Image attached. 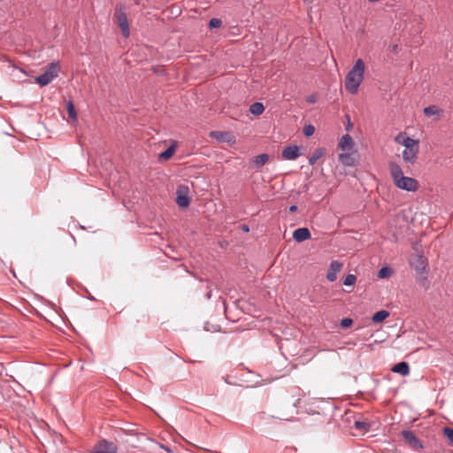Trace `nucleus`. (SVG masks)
<instances>
[{"label":"nucleus","mask_w":453,"mask_h":453,"mask_svg":"<svg viewBox=\"0 0 453 453\" xmlns=\"http://www.w3.org/2000/svg\"><path fill=\"white\" fill-rule=\"evenodd\" d=\"M389 172L396 188L408 192H415L418 189V182L411 177L403 175L402 167L395 162L389 163Z\"/></svg>","instance_id":"nucleus-1"},{"label":"nucleus","mask_w":453,"mask_h":453,"mask_svg":"<svg viewBox=\"0 0 453 453\" xmlns=\"http://www.w3.org/2000/svg\"><path fill=\"white\" fill-rule=\"evenodd\" d=\"M365 63L362 59L358 58L353 67L349 70L345 78V88L350 94H356L358 88L363 81L365 73Z\"/></svg>","instance_id":"nucleus-2"},{"label":"nucleus","mask_w":453,"mask_h":453,"mask_svg":"<svg viewBox=\"0 0 453 453\" xmlns=\"http://www.w3.org/2000/svg\"><path fill=\"white\" fill-rule=\"evenodd\" d=\"M59 68L58 62L50 63L45 71L35 78V81L41 86H47L58 76Z\"/></svg>","instance_id":"nucleus-3"},{"label":"nucleus","mask_w":453,"mask_h":453,"mask_svg":"<svg viewBox=\"0 0 453 453\" xmlns=\"http://www.w3.org/2000/svg\"><path fill=\"white\" fill-rule=\"evenodd\" d=\"M115 18L119 27L121 30V34L125 38L130 35L129 24L127 16L126 13V6L122 4H119L115 9Z\"/></svg>","instance_id":"nucleus-4"},{"label":"nucleus","mask_w":453,"mask_h":453,"mask_svg":"<svg viewBox=\"0 0 453 453\" xmlns=\"http://www.w3.org/2000/svg\"><path fill=\"white\" fill-rule=\"evenodd\" d=\"M281 156L285 160H295L301 156L300 147L297 145H288L283 149Z\"/></svg>","instance_id":"nucleus-5"},{"label":"nucleus","mask_w":453,"mask_h":453,"mask_svg":"<svg viewBox=\"0 0 453 453\" xmlns=\"http://www.w3.org/2000/svg\"><path fill=\"white\" fill-rule=\"evenodd\" d=\"M342 265V263L338 260L332 261L326 276V280L330 282L335 281L337 279V274L341 272Z\"/></svg>","instance_id":"nucleus-6"},{"label":"nucleus","mask_w":453,"mask_h":453,"mask_svg":"<svg viewBox=\"0 0 453 453\" xmlns=\"http://www.w3.org/2000/svg\"><path fill=\"white\" fill-rule=\"evenodd\" d=\"M395 142L399 144H402L404 146L405 149H411V148H416L418 147V141L414 140L409 136H407L405 134L400 133L395 137Z\"/></svg>","instance_id":"nucleus-7"},{"label":"nucleus","mask_w":453,"mask_h":453,"mask_svg":"<svg viewBox=\"0 0 453 453\" xmlns=\"http://www.w3.org/2000/svg\"><path fill=\"white\" fill-rule=\"evenodd\" d=\"M411 265L418 274H422L426 271L427 263L423 256H415L411 260Z\"/></svg>","instance_id":"nucleus-8"},{"label":"nucleus","mask_w":453,"mask_h":453,"mask_svg":"<svg viewBox=\"0 0 453 453\" xmlns=\"http://www.w3.org/2000/svg\"><path fill=\"white\" fill-rule=\"evenodd\" d=\"M418 147L404 149L403 151V159L406 164L413 165L418 157Z\"/></svg>","instance_id":"nucleus-9"},{"label":"nucleus","mask_w":453,"mask_h":453,"mask_svg":"<svg viewBox=\"0 0 453 453\" xmlns=\"http://www.w3.org/2000/svg\"><path fill=\"white\" fill-rule=\"evenodd\" d=\"M311 238V232L307 227H300L294 231L293 239L297 242H302Z\"/></svg>","instance_id":"nucleus-10"},{"label":"nucleus","mask_w":453,"mask_h":453,"mask_svg":"<svg viewBox=\"0 0 453 453\" xmlns=\"http://www.w3.org/2000/svg\"><path fill=\"white\" fill-rule=\"evenodd\" d=\"M176 203L180 208H188L190 204V198L188 196L187 190L178 189Z\"/></svg>","instance_id":"nucleus-11"},{"label":"nucleus","mask_w":453,"mask_h":453,"mask_svg":"<svg viewBox=\"0 0 453 453\" xmlns=\"http://www.w3.org/2000/svg\"><path fill=\"white\" fill-rule=\"evenodd\" d=\"M391 371L393 372L401 374L403 376H407L410 373V366H409V364L407 362L402 361V362H399V363L395 364L392 367Z\"/></svg>","instance_id":"nucleus-12"},{"label":"nucleus","mask_w":453,"mask_h":453,"mask_svg":"<svg viewBox=\"0 0 453 453\" xmlns=\"http://www.w3.org/2000/svg\"><path fill=\"white\" fill-rule=\"evenodd\" d=\"M402 435L403 439L409 442L410 444H412L414 446L418 445L419 447H422L418 439L415 435V434L412 431L410 430H403L402 432Z\"/></svg>","instance_id":"nucleus-13"},{"label":"nucleus","mask_w":453,"mask_h":453,"mask_svg":"<svg viewBox=\"0 0 453 453\" xmlns=\"http://www.w3.org/2000/svg\"><path fill=\"white\" fill-rule=\"evenodd\" d=\"M339 147L342 150H350L353 148V140L349 134H344L342 136L339 142Z\"/></svg>","instance_id":"nucleus-14"},{"label":"nucleus","mask_w":453,"mask_h":453,"mask_svg":"<svg viewBox=\"0 0 453 453\" xmlns=\"http://www.w3.org/2000/svg\"><path fill=\"white\" fill-rule=\"evenodd\" d=\"M339 161L346 166H353L355 164V159L349 153L340 154Z\"/></svg>","instance_id":"nucleus-15"},{"label":"nucleus","mask_w":453,"mask_h":453,"mask_svg":"<svg viewBox=\"0 0 453 453\" xmlns=\"http://www.w3.org/2000/svg\"><path fill=\"white\" fill-rule=\"evenodd\" d=\"M389 317V312L386 310H380L375 312L372 317V321L373 323L382 322L384 319Z\"/></svg>","instance_id":"nucleus-16"},{"label":"nucleus","mask_w":453,"mask_h":453,"mask_svg":"<svg viewBox=\"0 0 453 453\" xmlns=\"http://www.w3.org/2000/svg\"><path fill=\"white\" fill-rule=\"evenodd\" d=\"M175 146L171 145L165 151L161 152L158 156V159L161 161H166L174 154Z\"/></svg>","instance_id":"nucleus-17"},{"label":"nucleus","mask_w":453,"mask_h":453,"mask_svg":"<svg viewBox=\"0 0 453 453\" xmlns=\"http://www.w3.org/2000/svg\"><path fill=\"white\" fill-rule=\"evenodd\" d=\"M264 111H265V106L260 102H256V103L252 104L250 107V111L253 115H256V116L262 114Z\"/></svg>","instance_id":"nucleus-18"},{"label":"nucleus","mask_w":453,"mask_h":453,"mask_svg":"<svg viewBox=\"0 0 453 453\" xmlns=\"http://www.w3.org/2000/svg\"><path fill=\"white\" fill-rule=\"evenodd\" d=\"M66 111H67V113H68V116L73 121H76L77 119H78L77 112H76L74 104H73V103L71 100L67 101V103H66Z\"/></svg>","instance_id":"nucleus-19"},{"label":"nucleus","mask_w":453,"mask_h":453,"mask_svg":"<svg viewBox=\"0 0 453 453\" xmlns=\"http://www.w3.org/2000/svg\"><path fill=\"white\" fill-rule=\"evenodd\" d=\"M268 155L265 153L259 154L254 157V163L257 167H262L268 161Z\"/></svg>","instance_id":"nucleus-20"},{"label":"nucleus","mask_w":453,"mask_h":453,"mask_svg":"<svg viewBox=\"0 0 453 453\" xmlns=\"http://www.w3.org/2000/svg\"><path fill=\"white\" fill-rule=\"evenodd\" d=\"M441 110L435 105H430L424 109V113L427 117L440 115Z\"/></svg>","instance_id":"nucleus-21"},{"label":"nucleus","mask_w":453,"mask_h":453,"mask_svg":"<svg viewBox=\"0 0 453 453\" xmlns=\"http://www.w3.org/2000/svg\"><path fill=\"white\" fill-rule=\"evenodd\" d=\"M323 155V151L321 149H318L315 152L309 157L310 165H313L319 158H320Z\"/></svg>","instance_id":"nucleus-22"},{"label":"nucleus","mask_w":453,"mask_h":453,"mask_svg":"<svg viewBox=\"0 0 453 453\" xmlns=\"http://www.w3.org/2000/svg\"><path fill=\"white\" fill-rule=\"evenodd\" d=\"M391 274H392V270L388 266H383L382 268L380 269V271L378 273V276L381 279L388 278L391 276Z\"/></svg>","instance_id":"nucleus-23"},{"label":"nucleus","mask_w":453,"mask_h":453,"mask_svg":"<svg viewBox=\"0 0 453 453\" xmlns=\"http://www.w3.org/2000/svg\"><path fill=\"white\" fill-rule=\"evenodd\" d=\"M357 277L354 274H348L343 280V285L347 287H352L355 285Z\"/></svg>","instance_id":"nucleus-24"},{"label":"nucleus","mask_w":453,"mask_h":453,"mask_svg":"<svg viewBox=\"0 0 453 453\" xmlns=\"http://www.w3.org/2000/svg\"><path fill=\"white\" fill-rule=\"evenodd\" d=\"M222 25V21L219 19L213 18L209 21V27L210 28H219Z\"/></svg>","instance_id":"nucleus-25"},{"label":"nucleus","mask_w":453,"mask_h":453,"mask_svg":"<svg viewBox=\"0 0 453 453\" xmlns=\"http://www.w3.org/2000/svg\"><path fill=\"white\" fill-rule=\"evenodd\" d=\"M354 426L356 429L360 430V431H362V430L367 431L369 428V425L366 422H363V421H356L354 424Z\"/></svg>","instance_id":"nucleus-26"},{"label":"nucleus","mask_w":453,"mask_h":453,"mask_svg":"<svg viewBox=\"0 0 453 453\" xmlns=\"http://www.w3.org/2000/svg\"><path fill=\"white\" fill-rule=\"evenodd\" d=\"M444 435L449 439L450 443L453 445V428L444 427L443 429Z\"/></svg>","instance_id":"nucleus-27"},{"label":"nucleus","mask_w":453,"mask_h":453,"mask_svg":"<svg viewBox=\"0 0 453 453\" xmlns=\"http://www.w3.org/2000/svg\"><path fill=\"white\" fill-rule=\"evenodd\" d=\"M211 135L214 138H217L218 140L225 141V136L228 135V133L216 131V132H211Z\"/></svg>","instance_id":"nucleus-28"},{"label":"nucleus","mask_w":453,"mask_h":453,"mask_svg":"<svg viewBox=\"0 0 453 453\" xmlns=\"http://www.w3.org/2000/svg\"><path fill=\"white\" fill-rule=\"evenodd\" d=\"M314 131H315V127L312 125H307L303 128V134L306 137H309L313 134Z\"/></svg>","instance_id":"nucleus-29"},{"label":"nucleus","mask_w":453,"mask_h":453,"mask_svg":"<svg viewBox=\"0 0 453 453\" xmlns=\"http://www.w3.org/2000/svg\"><path fill=\"white\" fill-rule=\"evenodd\" d=\"M353 323V320L349 318H345V319H342L340 322V326L342 327V328H347V327H349Z\"/></svg>","instance_id":"nucleus-30"},{"label":"nucleus","mask_w":453,"mask_h":453,"mask_svg":"<svg viewBox=\"0 0 453 453\" xmlns=\"http://www.w3.org/2000/svg\"><path fill=\"white\" fill-rule=\"evenodd\" d=\"M317 101V96L315 95H311L306 97V102L309 104H314Z\"/></svg>","instance_id":"nucleus-31"},{"label":"nucleus","mask_w":453,"mask_h":453,"mask_svg":"<svg viewBox=\"0 0 453 453\" xmlns=\"http://www.w3.org/2000/svg\"><path fill=\"white\" fill-rule=\"evenodd\" d=\"M418 280V282H419V284H420L421 286H423V287H426V283H427V279H426V277H425V276L419 277Z\"/></svg>","instance_id":"nucleus-32"},{"label":"nucleus","mask_w":453,"mask_h":453,"mask_svg":"<svg viewBox=\"0 0 453 453\" xmlns=\"http://www.w3.org/2000/svg\"><path fill=\"white\" fill-rule=\"evenodd\" d=\"M297 211V206H296V205H291V206L289 207V211H290V212H295V211Z\"/></svg>","instance_id":"nucleus-33"},{"label":"nucleus","mask_w":453,"mask_h":453,"mask_svg":"<svg viewBox=\"0 0 453 453\" xmlns=\"http://www.w3.org/2000/svg\"><path fill=\"white\" fill-rule=\"evenodd\" d=\"M161 448H162L163 449H165V451L169 452V453H172V452H173V450H172L170 448H168V447H166V446H165V445H161Z\"/></svg>","instance_id":"nucleus-34"},{"label":"nucleus","mask_w":453,"mask_h":453,"mask_svg":"<svg viewBox=\"0 0 453 453\" xmlns=\"http://www.w3.org/2000/svg\"><path fill=\"white\" fill-rule=\"evenodd\" d=\"M242 229L244 231V232H249L250 231V228L247 225H242Z\"/></svg>","instance_id":"nucleus-35"},{"label":"nucleus","mask_w":453,"mask_h":453,"mask_svg":"<svg viewBox=\"0 0 453 453\" xmlns=\"http://www.w3.org/2000/svg\"><path fill=\"white\" fill-rule=\"evenodd\" d=\"M264 416H265V414H264V413H260V414H258V416L257 417V418H258V419H262V418H264Z\"/></svg>","instance_id":"nucleus-36"}]
</instances>
